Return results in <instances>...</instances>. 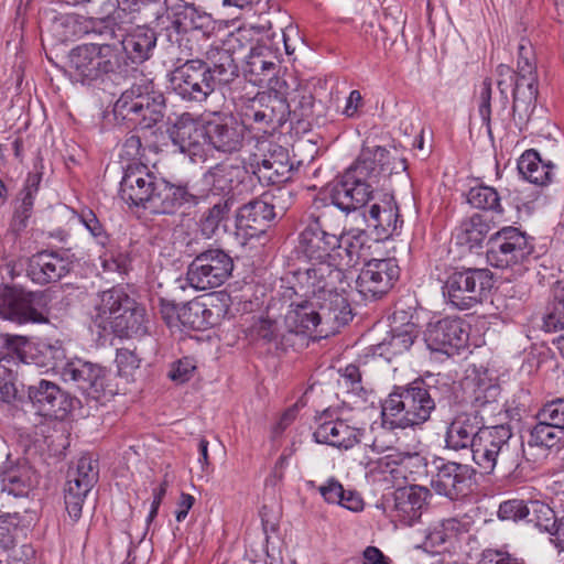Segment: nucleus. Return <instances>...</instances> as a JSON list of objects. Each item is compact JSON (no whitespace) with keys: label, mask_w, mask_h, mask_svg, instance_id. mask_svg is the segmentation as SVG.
Returning <instances> with one entry per match:
<instances>
[{"label":"nucleus","mask_w":564,"mask_h":564,"mask_svg":"<svg viewBox=\"0 0 564 564\" xmlns=\"http://www.w3.org/2000/svg\"><path fill=\"white\" fill-rule=\"evenodd\" d=\"M243 124L235 118H217L206 122L208 149L225 154L241 150L245 140Z\"/></svg>","instance_id":"bb28decb"},{"label":"nucleus","mask_w":564,"mask_h":564,"mask_svg":"<svg viewBox=\"0 0 564 564\" xmlns=\"http://www.w3.org/2000/svg\"><path fill=\"white\" fill-rule=\"evenodd\" d=\"M107 41L85 43L69 52L68 69L75 80L90 84L111 78L123 70L126 63L120 47Z\"/></svg>","instance_id":"9d476101"},{"label":"nucleus","mask_w":564,"mask_h":564,"mask_svg":"<svg viewBox=\"0 0 564 564\" xmlns=\"http://www.w3.org/2000/svg\"><path fill=\"white\" fill-rule=\"evenodd\" d=\"M120 197L131 206L153 214L174 215L199 203L187 182H171L150 172L143 164L129 165L120 182Z\"/></svg>","instance_id":"20e7f679"},{"label":"nucleus","mask_w":564,"mask_h":564,"mask_svg":"<svg viewBox=\"0 0 564 564\" xmlns=\"http://www.w3.org/2000/svg\"><path fill=\"white\" fill-rule=\"evenodd\" d=\"M171 140L177 150L194 163L205 162L209 155L206 123L177 122L173 126Z\"/></svg>","instance_id":"393cba45"},{"label":"nucleus","mask_w":564,"mask_h":564,"mask_svg":"<svg viewBox=\"0 0 564 564\" xmlns=\"http://www.w3.org/2000/svg\"><path fill=\"white\" fill-rule=\"evenodd\" d=\"M239 76L232 52L210 46L205 59L191 58L176 66L169 74L172 90L183 100L205 101L215 90H223Z\"/></svg>","instance_id":"7ed1b4c3"},{"label":"nucleus","mask_w":564,"mask_h":564,"mask_svg":"<svg viewBox=\"0 0 564 564\" xmlns=\"http://www.w3.org/2000/svg\"><path fill=\"white\" fill-rule=\"evenodd\" d=\"M100 258L106 271H117L119 273H126L131 262V258L127 251H120L113 248L106 250Z\"/></svg>","instance_id":"e2e57ef3"},{"label":"nucleus","mask_w":564,"mask_h":564,"mask_svg":"<svg viewBox=\"0 0 564 564\" xmlns=\"http://www.w3.org/2000/svg\"><path fill=\"white\" fill-rule=\"evenodd\" d=\"M41 292L4 285L0 288V317L17 324L46 323L45 314L35 307Z\"/></svg>","instance_id":"a211bd4d"},{"label":"nucleus","mask_w":564,"mask_h":564,"mask_svg":"<svg viewBox=\"0 0 564 564\" xmlns=\"http://www.w3.org/2000/svg\"><path fill=\"white\" fill-rule=\"evenodd\" d=\"M8 345L17 350L21 361L25 365L47 367L53 360L52 368H59V373L65 382L75 384L83 393L94 399H99L106 390L109 372L98 364L74 358L64 362L61 367L58 361L65 357L64 349L56 345L42 344L39 348L24 341L23 337H15L7 340Z\"/></svg>","instance_id":"423d86ee"},{"label":"nucleus","mask_w":564,"mask_h":564,"mask_svg":"<svg viewBox=\"0 0 564 564\" xmlns=\"http://www.w3.org/2000/svg\"><path fill=\"white\" fill-rule=\"evenodd\" d=\"M145 308L138 304L133 299V305L123 308L120 315L112 321V327L108 334H115L118 337H141L148 333Z\"/></svg>","instance_id":"ea45409f"},{"label":"nucleus","mask_w":564,"mask_h":564,"mask_svg":"<svg viewBox=\"0 0 564 564\" xmlns=\"http://www.w3.org/2000/svg\"><path fill=\"white\" fill-rule=\"evenodd\" d=\"M492 286L490 270L468 268L451 272L442 289L448 303L459 310H469L486 300Z\"/></svg>","instance_id":"9b49d317"},{"label":"nucleus","mask_w":564,"mask_h":564,"mask_svg":"<svg viewBox=\"0 0 564 564\" xmlns=\"http://www.w3.org/2000/svg\"><path fill=\"white\" fill-rule=\"evenodd\" d=\"M477 564H525V562L510 553L506 546H501L482 550Z\"/></svg>","instance_id":"052dcab7"},{"label":"nucleus","mask_w":564,"mask_h":564,"mask_svg":"<svg viewBox=\"0 0 564 564\" xmlns=\"http://www.w3.org/2000/svg\"><path fill=\"white\" fill-rule=\"evenodd\" d=\"M165 8V0H118V9L111 14L122 18V13H141L142 11L159 19Z\"/></svg>","instance_id":"603ef678"},{"label":"nucleus","mask_w":564,"mask_h":564,"mask_svg":"<svg viewBox=\"0 0 564 564\" xmlns=\"http://www.w3.org/2000/svg\"><path fill=\"white\" fill-rule=\"evenodd\" d=\"M74 256L65 250H42L28 258L26 275L39 285L54 283L73 269Z\"/></svg>","instance_id":"4be33fe9"},{"label":"nucleus","mask_w":564,"mask_h":564,"mask_svg":"<svg viewBox=\"0 0 564 564\" xmlns=\"http://www.w3.org/2000/svg\"><path fill=\"white\" fill-rule=\"evenodd\" d=\"M41 181L42 175L40 173H30L14 200V212L10 226L15 234L28 227Z\"/></svg>","instance_id":"c9c22d12"},{"label":"nucleus","mask_w":564,"mask_h":564,"mask_svg":"<svg viewBox=\"0 0 564 564\" xmlns=\"http://www.w3.org/2000/svg\"><path fill=\"white\" fill-rule=\"evenodd\" d=\"M268 152L251 163L252 174L262 185H278L291 180L293 164L290 163L288 151L280 145H273Z\"/></svg>","instance_id":"c85d7f7f"},{"label":"nucleus","mask_w":564,"mask_h":564,"mask_svg":"<svg viewBox=\"0 0 564 564\" xmlns=\"http://www.w3.org/2000/svg\"><path fill=\"white\" fill-rule=\"evenodd\" d=\"M2 491L13 497H28L39 485L40 476L25 458L15 462L8 457L0 467Z\"/></svg>","instance_id":"cd10ccee"},{"label":"nucleus","mask_w":564,"mask_h":564,"mask_svg":"<svg viewBox=\"0 0 564 564\" xmlns=\"http://www.w3.org/2000/svg\"><path fill=\"white\" fill-rule=\"evenodd\" d=\"M425 341L430 349L451 356L466 347L468 333L460 318L446 317L429 324Z\"/></svg>","instance_id":"5701e85b"},{"label":"nucleus","mask_w":564,"mask_h":564,"mask_svg":"<svg viewBox=\"0 0 564 564\" xmlns=\"http://www.w3.org/2000/svg\"><path fill=\"white\" fill-rule=\"evenodd\" d=\"M554 169L553 162H544L534 149L524 151L518 160V171L522 177L540 186H546L553 182Z\"/></svg>","instance_id":"4c0bfd02"},{"label":"nucleus","mask_w":564,"mask_h":564,"mask_svg":"<svg viewBox=\"0 0 564 564\" xmlns=\"http://www.w3.org/2000/svg\"><path fill=\"white\" fill-rule=\"evenodd\" d=\"M496 74L503 107L509 101L508 89L512 88L513 118L520 126L527 124L535 109L539 95L535 53L531 42L527 39L519 42L517 69L499 64Z\"/></svg>","instance_id":"0eeeda50"},{"label":"nucleus","mask_w":564,"mask_h":564,"mask_svg":"<svg viewBox=\"0 0 564 564\" xmlns=\"http://www.w3.org/2000/svg\"><path fill=\"white\" fill-rule=\"evenodd\" d=\"M520 454H519V467L522 464V460H525L532 464L534 467L541 466L549 458L552 453L545 446L534 442L532 437H528L527 446L520 440Z\"/></svg>","instance_id":"4d7b16f0"},{"label":"nucleus","mask_w":564,"mask_h":564,"mask_svg":"<svg viewBox=\"0 0 564 564\" xmlns=\"http://www.w3.org/2000/svg\"><path fill=\"white\" fill-rule=\"evenodd\" d=\"M466 531L465 524L456 518H447L426 529L423 549L430 553H440L441 547Z\"/></svg>","instance_id":"79ce46f5"},{"label":"nucleus","mask_w":564,"mask_h":564,"mask_svg":"<svg viewBox=\"0 0 564 564\" xmlns=\"http://www.w3.org/2000/svg\"><path fill=\"white\" fill-rule=\"evenodd\" d=\"M520 440L509 424L485 425L470 449L473 462L486 474L496 468L511 475L519 469Z\"/></svg>","instance_id":"6e6552de"},{"label":"nucleus","mask_w":564,"mask_h":564,"mask_svg":"<svg viewBox=\"0 0 564 564\" xmlns=\"http://www.w3.org/2000/svg\"><path fill=\"white\" fill-rule=\"evenodd\" d=\"M489 224L480 214H474L468 220L463 223L465 240L471 247L480 246L489 232Z\"/></svg>","instance_id":"5fc2aeb1"},{"label":"nucleus","mask_w":564,"mask_h":564,"mask_svg":"<svg viewBox=\"0 0 564 564\" xmlns=\"http://www.w3.org/2000/svg\"><path fill=\"white\" fill-rule=\"evenodd\" d=\"M234 270L232 258L219 248L199 252L189 263L186 272L191 286L208 290L223 285Z\"/></svg>","instance_id":"2eb2a0df"},{"label":"nucleus","mask_w":564,"mask_h":564,"mask_svg":"<svg viewBox=\"0 0 564 564\" xmlns=\"http://www.w3.org/2000/svg\"><path fill=\"white\" fill-rule=\"evenodd\" d=\"M376 152L378 150L370 147L362 148L357 161L348 170L378 184L380 177Z\"/></svg>","instance_id":"864d4df0"},{"label":"nucleus","mask_w":564,"mask_h":564,"mask_svg":"<svg viewBox=\"0 0 564 564\" xmlns=\"http://www.w3.org/2000/svg\"><path fill=\"white\" fill-rule=\"evenodd\" d=\"M288 105V119L300 123L313 115L314 96L307 90L295 91Z\"/></svg>","instance_id":"3c124183"},{"label":"nucleus","mask_w":564,"mask_h":564,"mask_svg":"<svg viewBox=\"0 0 564 564\" xmlns=\"http://www.w3.org/2000/svg\"><path fill=\"white\" fill-rule=\"evenodd\" d=\"M17 373L0 364V400L6 403H11L17 399Z\"/></svg>","instance_id":"69168bd1"},{"label":"nucleus","mask_w":564,"mask_h":564,"mask_svg":"<svg viewBox=\"0 0 564 564\" xmlns=\"http://www.w3.org/2000/svg\"><path fill=\"white\" fill-rule=\"evenodd\" d=\"M433 466L435 471L432 475L431 487L437 495L457 500L467 494L469 482L476 473L470 465L436 457Z\"/></svg>","instance_id":"aec40b11"},{"label":"nucleus","mask_w":564,"mask_h":564,"mask_svg":"<svg viewBox=\"0 0 564 564\" xmlns=\"http://www.w3.org/2000/svg\"><path fill=\"white\" fill-rule=\"evenodd\" d=\"M165 97L152 79L142 78L122 91L113 105L117 123L149 129L162 121Z\"/></svg>","instance_id":"1a4fd4ad"},{"label":"nucleus","mask_w":564,"mask_h":564,"mask_svg":"<svg viewBox=\"0 0 564 564\" xmlns=\"http://www.w3.org/2000/svg\"><path fill=\"white\" fill-rule=\"evenodd\" d=\"M529 436L534 442L545 446L552 453H557L562 449L564 444V431H561L543 421L538 420V423L530 430Z\"/></svg>","instance_id":"8fccbe9b"},{"label":"nucleus","mask_w":564,"mask_h":564,"mask_svg":"<svg viewBox=\"0 0 564 564\" xmlns=\"http://www.w3.org/2000/svg\"><path fill=\"white\" fill-rule=\"evenodd\" d=\"M360 430L352 427L341 419H330L328 410L318 416V425L313 433L316 443L330 445L339 449H350L360 442Z\"/></svg>","instance_id":"7c9ffc66"},{"label":"nucleus","mask_w":564,"mask_h":564,"mask_svg":"<svg viewBox=\"0 0 564 564\" xmlns=\"http://www.w3.org/2000/svg\"><path fill=\"white\" fill-rule=\"evenodd\" d=\"M372 150H378V152H376V160L378 163L379 177H387L393 173H399L400 170L404 171L406 169L405 160L392 156L390 151L386 148L376 145L372 147Z\"/></svg>","instance_id":"13d9d810"},{"label":"nucleus","mask_w":564,"mask_h":564,"mask_svg":"<svg viewBox=\"0 0 564 564\" xmlns=\"http://www.w3.org/2000/svg\"><path fill=\"white\" fill-rule=\"evenodd\" d=\"M340 216L329 205L308 216L307 224L299 234L295 252L299 259L312 265L295 272L297 283H306L315 290L340 288L346 291L350 283L343 269L337 267L339 240L337 228Z\"/></svg>","instance_id":"f257e3e1"},{"label":"nucleus","mask_w":564,"mask_h":564,"mask_svg":"<svg viewBox=\"0 0 564 564\" xmlns=\"http://www.w3.org/2000/svg\"><path fill=\"white\" fill-rule=\"evenodd\" d=\"M284 196H291L285 188L278 187L273 193H264L260 198H253L238 208L236 213L237 227L263 232L274 220L275 208Z\"/></svg>","instance_id":"412c9836"},{"label":"nucleus","mask_w":564,"mask_h":564,"mask_svg":"<svg viewBox=\"0 0 564 564\" xmlns=\"http://www.w3.org/2000/svg\"><path fill=\"white\" fill-rule=\"evenodd\" d=\"M527 522L532 523L541 531L549 532L553 535L556 529L558 519L554 510L545 502L539 500L530 501Z\"/></svg>","instance_id":"09e8293b"},{"label":"nucleus","mask_w":564,"mask_h":564,"mask_svg":"<svg viewBox=\"0 0 564 564\" xmlns=\"http://www.w3.org/2000/svg\"><path fill=\"white\" fill-rule=\"evenodd\" d=\"M361 34L365 41L373 47H378L380 44L386 45L389 39L387 29L377 24L376 21H365L361 25Z\"/></svg>","instance_id":"774afa93"},{"label":"nucleus","mask_w":564,"mask_h":564,"mask_svg":"<svg viewBox=\"0 0 564 564\" xmlns=\"http://www.w3.org/2000/svg\"><path fill=\"white\" fill-rule=\"evenodd\" d=\"M465 402L470 406L468 412L479 415H494L502 409L500 404V386L491 378L477 377L465 382Z\"/></svg>","instance_id":"a878e982"},{"label":"nucleus","mask_w":564,"mask_h":564,"mask_svg":"<svg viewBox=\"0 0 564 564\" xmlns=\"http://www.w3.org/2000/svg\"><path fill=\"white\" fill-rule=\"evenodd\" d=\"M337 239L340 241L338 251L341 256L337 257L336 264L347 267L356 265L360 260H365L369 249V236L366 230L351 228L337 232Z\"/></svg>","instance_id":"e433bc0d"},{"label":"nucleus","mask_w":564,"mask_h":564,"mask_svg":"<svg viewBox=\"0 0 564 564\" xmlns=\"http://www.w3.org/2000/svg\"><path fill=\"white\" fill-rule=\"evenodd\" d=\"M486 425L484 415L467 410L457 411L445 432V447L454 452H470Z\"/></svg>","instance_id":"b1692460"},{"label":"nucleus","mask_w":564,"mask_h":564,"mask_svg":"<svg viewBox=\"0 0 564 564\" xmlns=\"http://www.w3.org/2000/svg\"><path fill=\"white\" fill-rule=\"evenodd\" d=\"M250 178L248 169L242 162H220L212 166L204 175L205 183L213 195L220 199L232 200L236 205L240 197L249 192L247 181Z\"/></svg>","instance_id":"f3484780"},{"label":"nucleus","mask_w":564,"mask_h":564,"mask_svg":"<svg viewBox=\"0 0 564 564\" xmlns=\"http://www.w3.org/2000/svg\"><path fill=\"white\" fill-rule=\"evenodd\" d=\"M305 299L291 302L284 315V325L292 340L303 346L305 338L317 330H335L352 319L350 304L340 288L315 290L306 283H299Z\"/></svg>","instance_id":"f03ea898"},{"label":"nucleus","mask_w":564,"mask_h":564,"mask_svg":"<svg viewBox=\"0 0 564 564\" xmlns=\"http://www.w3.org/2000/svg\"><path fill=\"white\" fill-rule=\"evenodd\" d=\"M98 462L89 455H83L75 468L67 473L66 486L89 492L98 480Z\"/></svg>","instance_id":"37998d69"},{"label":"nucleus","mask_w":564,"mask_h":564,"mask_svg":"<svg viewBox=\"0 0 564 564\" xmlns=\"http://www.w3.org/2000/svg\"><path fill=\"white\" fill-rule=\"evenodd\" d=\"M117 15H108L99 20L93 28V32L104 40H117L121 53L133 63H143L152 56L156 45V33L149 28L139 26L128 34L117 24Z\"/></svg>","instance_id":"4468645a"},{"label":"nucleus","mask_w":564,"mask_h":564,"mask_svg":"<svg viewBox=\"0 0 564 564\" xmlns=\"http://www.w3.org/2000/svg\"><path fill=\"white\" fill-rule=\"evenodd\" d=\"M417 337V330L413 324L403 328L393 329L381 343L371 347L373 356L390 361L393 357L408 351Z\"/></svg>","instance_id":"a19ab883"},{"label":"nucleus","mask_w":564,"mask_h":564,"mask_svg":"<svg viewBox=\"0 0 564 564\" xmlns=\"http://www.w3.org/2000/svg\"><path fill=\"white\" fill-rule=\"evenodd\" d=\"M131 305H133V299L121 288L101 292L91 314V322L98 328V334L107 335L109 328L112 327L111 322L115 321V317Z\"/></svg>","instance_id":"2f4dec72"},{"label":"nucleus","mask_w":564,"mask_h":564,"mask_svg":"<svg viewBox=\"0 0 564 564\" xmlns=\"http://www.w3.org/2000/svg\"><path fill=\"white\" fill-rule=\"evenodd\" d=\"M235 205L229 199H218L206 208L199 216L197 228L207 239L219 236L220 231L227 232L230 212Z\"/></svg>","instance_id":"58836bf2"},{"label":"nucleus","mask_w":564,"mask_h":564,"mask_svg":"<svg viewBox=\"0 0 564 564\" xmlns=\"http://www.w3.org/2000/svg\"><path fill=\"white\" fill-rule=\"evenodd\" d=\"M364 217L368 226L383 237L398 234L403 224L397 202L390 194H384L379 202L373 203L367 214L364 213Z\"/></svg>","instance_id":"72a5a7b5"},{"label":"nucleus","mask_w":564,"mask_h":564,"mask_svg":"<svg viewBox=\"0 0 564 564\" xmlns=\"http://www.w3.org/2000/svg\"><path fill=\"white\" fill-rule=\"evenodd\" d=\"M252 333L257 339L273 346L275 349L288 350L289 348H296L299 345V343L292 340L293 335L288 329L281 334L276 322L270 318H260L252 326Z\"/></svg>","instance_id":"c03bdc74"},{"label":"nucleus","mask_w":564,"mask_h":564,"mask_svg":"<svg viewBox=\"0 0 564 564\" xmlns=\"http://www.w3.org/2000/svg\"><path fill=\"white\" fill-rule=\"evenodd\" d=\"M530 502L527 503L521 499H510L500 503L498 509V517L501 520H527Z\"/></svg>","instance_id":"680f3d73"},{"label":"nucleus","mask_w":564,"mask_h":564,"mask_svg":"<svg viewBox=\"0 0 564 564\" xmlns=\"http://www.w3.org/2000/svg\"><path fill=\"white\" fill-rule=\"evenodd\" d=\"M78 218L98 245L106 247L109 243V236L105 230L104 225L99 221L91 209H82L78 214Z\"/></svg>","instance_id":"bf43d9fd"},{"label":"nucleus","mask_w":564,"mask_h":564,"mask_svg":"<svg viewBox=\"0 0 564 564\" xmlns=\"http://www.w3.org/2000/svg\"><path fill=\"white\" fill-rule=\"evenodd\" d=\"M241 121L263 132L275 131L288 121L286 99L276 90L258 93L238 105Z\"/></svg>","instance_id":"f8f14e48"},{"label":"nucleus","mask_w":564,"mask_h":564,"mask_svg":"<svg viewBox=\"0 0 564 564\" xmlns=\"http://www.w3.org/2000/svg\"><path fill=\"white\" fill-rule=\"evenodd\" d=\"M533 251L532 239L513 226L503 227L491 235L486 245L487 262L498 269L521 264Z\"/></svg>","instance_id":"ddd939ff"},{"label":"nucleus","mask_w":564,"mask_h":564,"mask_svg":"<svg viewBox=\"0 0 564 564\" xmlns=\"http://www.w3.org/2000/svg\"><path fill=\"white\" fill-rule=\"evenodd\" d=\"M400 276L395 258L370 259L365 262L356 279V289L366 300H377L387 294Z\"/></svg>","instance_id":"dca6fc26"},{"label":"nucleus","mask_w":564,"mask_h":564,"mask_svg":"<svg viewBox=\"0 0 564 564\" xmlns=\"http://www.w3.org/2000/svg\"><path fill=\"white\" fill-rule=\"evenodd\" d=\"M430 496L427 488L417 485L398 488L393 492L394 517L405 525L414 524L427 508Z\"/></svg>","instance_id":"473e14b6"},{"label":"nucleus","mask_w":564,"mask_h":564,"mask_svg":"<svg viewBox=\"0 0 564 564\" xmlns=\"http://www.w3.org/2000/svg\"><path fill=\"white\" fill-rule=\"evenodd\" d=\"M202 302L200 301H192L181 306V312L178 314L180 324L193 330H202Z\"/></svg>","instance_id":"0e129e2a"},{"label":"nucleus","mask_w":564,"mask_h":564,"mask_svg":"<svg viewBox=\"0 0 564 564\" xmlns=\"http://www.w3.org/2000/svg\"><path fill=\"white\" fill-rule=\"evenodd\" d=\"M355 175L351 171L347 170L332 186L329 192V198L332 202V207L338 208L341 212L350 213L356 210L355 197H354V187L356 185L354 182H357Z\"/></svg>","instance_id":"a18cd8bd"},{"label":"nucleus","mask_w":564,"mask_h":564,"mask_svg":"<svg viewBox=\"0 0 564 564\" xmlns=\"http://www.w3.org/2000/svg\"><path fill=\"white\" fill-rule=\"evenodd\" d=\"M467 202L476 209L490 212L499 216L505 213L501 196L492 186L480 184L471 187L467 193Z\"/></svg>","instance_id":"49530a36"},{"label":"nucleus","mask_w":564,"mask_h":564,"mask_svg":"<svg viewBox=\"0 0 564 564\" xmlns=\"http://www.w3.org/2000/svg\"><path fill=\"white\" fill-rule=\"evenodd\" d=\"M552 295L543 316V329L546 332L564 329V279L554 283Z\"/></svg>","instance_id":"de8ad7c7"},{"label":"nucleus","mask_w":564,"mask_h":564,"mask_svg":"<svg viewBox=\"0 0 564 564\" xmlns=\"http://www.w3.org/2000/svg\"><path fill=\"white\" fill-rule=\"evenodd\" d=\"M452 393V384L440 375L394 387L382 404L383 424L402 430L422 425L430 420L437 403L449 402Z\"/></svg>","instance_id":"39448f33"},{"label":"nucleus","mask_w":564,"mask_h":564,"mask_svg":"<svg viewBox=\"0 0 564 564\" xmlns=\"http://www.w3.org/2000/svg\"><path fill=\"white\" fill-rule=\"evenodd\" d=\"M172 25L181 37L180 47L188 56L193 55V46H188V35L199 32L204 37L209 36L215 29V21L208 12L194 3L180 0L171 7Z\"/></svg>","instance_id":"6ab92c4d"},{"label":"nucleus","mask_w":564,"mask_h":564,"mask_svg":"<svg viewBox=\"0 0 564 564\" xmlns=\"http://www.w3.org/2000/svg\"><path fill=\"white\" fill-rule=\"evenodd\" d=\"M491 94L492 83L487 77L480 86L478 112L489 133L491 132Z\"/></svg>","instance_id":"338daca9"},{"label":"nucleus","mask_w":564,"mask_h":564,"mask_svg":"<svg viewBox=\"0 0 564 564\" xmlns=\"http://www.w3.org/2000/svg\"><path fill=\"white\" fill-rule=\"evenodd\" d=\"M536 419L564 431V399L546 402L536 413Z\"/></svg>","instance_id":"6e6d98bb"},{"label":"nucleus","mask_w":564,"mask_h":564,"mask_svg":"<svg viewBox=\"0 0 564 564\" xmlns=\"http://www.w3.org/2000/svg\"><path fill=\"white\" fill-rule=\"evenodd\" d=\"M28 397L36 412L43 416L63 417L70 408L67 394L56 383L45 379L29 386Z\"/></svg>","instance_id":"c756f323"},{"label":"nucleus","mask_w":564,"mask_h":564,"mask_svg":"<svg viewBox=\"0 0 564 564\" xmlns=\"http://www.w3.org/2000/svg\"><path fill=\"white\" fill-rule=\"evenodd\" d=\"M274 59L269 46L257 43L246 56L245 77L253 85L262 86L275 76L278 65Z\"/></svg>","instance_id":"f704fd0d"}]
</instances>
